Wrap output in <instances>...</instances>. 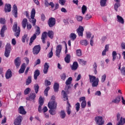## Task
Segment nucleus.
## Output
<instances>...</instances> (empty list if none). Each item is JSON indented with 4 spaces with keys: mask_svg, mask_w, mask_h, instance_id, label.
Wrapping results in <instances>:
<instances>
[{
    "mask_svg": "<svg viewBox=\"0 0 125 125\" xmlns=\"http://www.w3.org/2000/svg\"><path fill=\"white\" fill-rule=\"evenodd\" d=\"M86 106V101H83L81 103V107L83 109Z\"/></svg>",
    "mask_w": 125,
    "mask_h": 125,
    "instance_id": "55",
    "label": "nucleus"
},
{
    "mask_svg": "<svg viewBox=\"0 0 125 125\" xmlns=\"http://www.w3.org/2000/svg\"><path fill=\"white\" fill-rule=\"evenodd\" d=\"M71 56L70 54H67L64 58V61L66 63H70Z\"/></svg>",
    "mask_w": 125,
    "mask_h": 125,
    "instance_id": "35",
    "label": "nucleus"
},
{
    "mask_svg": "<svg viewBox=\"0 0 125 125\" xmlns=\"http://www.w3.org/2000/svg\"><path fill=\"white\" fill-rule=\"evenodd\" d=\"M121 98H122V97L121 95H119L115 99H113L111 102L112 103H114V104H119V103L121 102Z\"/></svg>",
    "mask_w": 125,
    "mask_h": 125,
    "instance_id": "16",
    "label": "nucleus"
},
{
    "mask_svg": "<svg viewBox=\"0 0 125 125\" xmlns=\"http://www.w3.org/2000/svg\"><path fill=\"white\" fill-rule=\"evenodd\" d=\"M83 31H84L83 27L82 26H79L78 29L77 30V32L78 34V36L83 37Z\"/></svg>",
    "mask_w": 125,
    "mask_h": 125,
    "instance_id": "14",
    "label": "nucleus"
},
{
    "mask_svg": "<svg viewBox=\"0 0 125 125\" xmlns=\"http://www.w3.org/2000/svg\"><path fill=\"white\" fill-rule=\"evenodd\" d=\"M11 77H12V72L11 71L10 69H9L6 72L5 78L7 80H8L9 79H10Z\"/></svg>",
    "mask_w": 125,
    "mask_h": 125,
    "instance_id": "17",
    "label": "nucleus"
},
{
    "mask_svg": "<svg viewBox=\"0 0 125 125\" xmlns=\"http://www.w3.org/2000/svg\"><path fill=\"white\" fill-rule=\"evenodd\" d=\"M77 21L81 22V21H83V17L81 16H77Z\"/></svg>",
    "mask_w": 125,
    "mask_h": 125,
    "instance_id": "60",
    "label": "nucleus"
},
{
    "mask_svg": "<svg viewBox=\"0 0 125 125\" xmlns=\"http://www.w3.org/2000/svg\"><path fill=\"white\" fill-rule=\"evenodd\" d=\"M62 95L63 96V98L64 99V101H66V100H67V106L66 107V109H71L72 108V106L69 103V101L68 100V95H67V92L64 90H62L61 92Z\"/></svg>",
    "mask_w": 125,
    "mask_h": 125,
    "instance_id": "4",
    "label": "nucleus"
},
{
    "mask_svg": "<svg viewBox=\"0 0 125 125\" xmlns=\"http://www.w3.org/2000/svg\"><path fill=\"white\" fill-rule=\"evenodd\" d=\"M49 68V65L47 62H45L43 70V73L44 74H47V72H48V69Z\"/></svg>",
    "mask_w": 125,
    "mask_h": 125,
    "instance_id": "19",
    "label": "nucleus"
},
{
    "mask_svg": "<svg viewBox=\"0 0 125 125\" xmlns=\"http://www.w3.org/2000/svg\"><path fill=\"white\" fill-rule=\"evenodd\" d=\"M27 37H28V35L24 34L23 36L22 37V42H25V40L27 39Z\"/></svg>",
    "mask_w": 125,
    "mask_h": 125,
    "instance_id": "59",
    "label": "nucleus"
},
{
    "mask_svg": "<svg viewBox=\"0 0 125 125\" xmlns=\"http://www.w3.org/2000/svg\"><path fill=\"white\" fill-rule=\"evenodd\" d=\"M12 14L15 18H17V17H18V9H17V5H16V4H14L13 6Z\"/></svg>",
    "mask_w": 125,
    "mask_h": 125,
    "instance_id": "10",
    "label": "nucleus"
},
{
    "mask_svg": "<svg viewBox=\"0 0 125 125\" xmlns=\"http://www.w3.org/2000/svg\"><path fill=\"white\" fill-rule=\"evenodd\" d=\"M27 24H28V20H27V19L26 18L23 19L21 22V25H22V28L23 29H25Z\"/></svg>",
    "mask_w": 125,
    "mask_h": 125,
    "instance_id": "23",
    "label": "nucleus"
},
{
    "mask_svg": "<svg viewBox=\"0 0 125 125\" xmlns=\"http://www.w3.org/2000/svg\"><path fill=\"white\" fill-rule=\"evenodd\" d=\"M42 105L39 104V107H38V111L39 113H42Z\"/></svg>",
    "mask_w": 125,
    "mask_h": 125,
    "instance_id": "62",
    "label": "nucleus"
},
{
    "mask_svg": "<svg viewBox=\"0 0 125 125\" xmlns=\"http://www.w3.org/2000/svg\"><path fill=\"white\" fill-rule=\"evenodd\" d=\"M86 34L87 39H90L91 38V33L90 32H86Z\"/></svg>",
    "mask_w": 125,
    "mask_h": 125,
    "instance_id": "63",
    "label": "nucleus"
},
{
    "mask_svg": "<svg viewBox=\"0 0 125 125\" xmlns=\"http://www.w3.org/2000/svg\"><path fill=\"white\" fill-rule=\"evenodd\" d=\"M91 18V15L90 14H87L85 17V20H89Z\"/></svg>",
    "mask_w": 125,
    "mask_h": 125,
    "instance_id": "56",
    "label": "nucleus"
},
{
    "mask_svg": "<svg viewBox=\"0 0 125 125\" xmlns=\"http://www.w3.org/2000/svg\"><path fill=\"white\" fill-rule=\"evenodd\" d=\"M125 124V118H123V117H121L120 120L117 123V125H124Z\"/></svg>",
    "mask_w": 125,
    "mask_h": 125,
    "instance_id": "30",
    "label": "nucleus"
},
{
    "mask_svg": "<svg viewBox=\"0 0 125 125\" xmlns=\"http://www.w3.org/2000/svg\"><path fill=\"white\" fill-rule=\"evenodd\" d=\"M39 89H40V86L38 84L34 85V90L36 94L39 92Z\"/></svg>",
    "mask_w": 125,
    "mask_h": 125,
    "instance_id": "45",
    "label": "nucleus"
},
{
    "mask_svg": "<svg viewBox=\"0 0 125 125\" xmlns=\"http://www.w3.org/2000/svg\"><path fill=\"white\" fill-rule=\"evenodd\" d=\"M32 83V76H28L26 82V85H29Z\"/></svg>",
    "mask_w": 125,
    "mask_h": 125,
    "instance_id": "39",
    "label": "nucleus"
},
{
    "mask_svg": "<svg viewBox=\"0 0 125 125\" xmlns=\"http://www.w3.org/2000/svg\"><path fill=\"white\" fill-rule=\"evenodd\" d=\"M53 50V47H52L51 48V51L48 53L47 56L49 58H51V57L53 56V52H52Z\"/></svg>",
    "mask_w": 125,
    "mask_h": 125,
    "instance_id": "49",
    "label": "nucleus"
},
{
    "mask_svg": "<svg viewBox=\"0 0 125 125\" xmlns=\"http://www.w3.org/2000/svg\"><path fill=\"white\" fill-rule=\"evenodd\" d=\"M41 20L42 21H44L45 20V16L43 14L41 15Z\"/></svg>",
    "mask_w": 125,
    "mask_h": 125,
    "instance_id": "64",
    "label": "nucleus"
},
{
    "mask_svg": "<svg viewBox=\"0 0 125 125\" xmlns=\"http://www.w3.org/2000/svg\"><path fill=\"white\" fill-rule=\"evenodd\" d=\"M11 51V45H10V43H7L5 48V52H4V56L7 58L9 57V55H10V52Z\"/></svg>",
    "mask_w": 125,
    "mask_h": 125,
    "instance_id": "5",
    "label": "nucleus"
},
{
    "mask_svg": "<svg viewBox=\"0 0 125 125\" xmlns=\"http://www.w3.org/2000/svg\"><path fill=\"white\" fill-rule=\"evenodd\" d=\"M121 72L123 76H125V66H123L122 67Z\"/></svg>",
    "mask_w": 125,
    "mask_h": 125,
    "instance_id": "54",
    "label": "nucleus"
},
{
    "mask_svg": "<svg viewBox=\"0 0 125 125\" xmlns=\"http://www.w3.org/2000/svg\"><path fill=\"white\" fill-rule=\"evenodd\" d=\"M4 11L5 12H10V11H11V5L10 4H6L5 5Z\"/></svg>",
    "mask_w": 125,
    "mask_h": 125,
    "instance_id": "24",
    "label": "nucleus"
},
{
    "mask_svg": "<svg viewBox=\"0 0 125 125\" xmlns=\"http://www.w3.org/2000/svg\"><path fill=\"white\" fill-rule=\"evenodd\" d=\"M14 63L17 69H18L20 67V65H21V59H20V57H17L14 61Z\"/></svg>",
    "mask_w": 125,
    "mask_h": 125,
    "instance_id": "13",
    "label": "nucleus"
},
{
    "mask_svg": "<svg viewBox=\"0 0 125 125\" xmlns=\"http://www.w3.org/2000/svg\"><path fill=\"white\" fill-rule=\"evenodd\" d=\"M60 116L62 119H65L66 118V113L64 110H61Z\"/></svg>",
    "mask_w": 125,
    "mask_h": 125,
    "instance_id": "37",
    "label": "nucleus"
},
{
    "mask_svg": "<svg viewBox=\"0 0 125 125\" xmlns=\"http://www.w3.org/2000/svg\"><path fill=\"white\" fill-rule=\"evenodd\" d=\"M89 79L92 87H97L99 83V78H96L94 76L89 75Z\"/></svg>",
    "mask_w": 125,
    "mask_h": 125,
    "instance_id": "1",
    "label": "nucleus"
},
{
    "mask_svg": "<svg viewBox=\"0 0 125 125\" xmlns=\"http://www.w3.org/2000/svg\"><path fill=\"white\" fill-rule=\"evenodd\" d=\"M86 10H87V8L86 6L83 5L82 7V12L83 14H85V12H86Z\"/></svg>",
    "mask_w": 125,
    "mask_h": 125,
    "instance_id": "41",
    "label": "nucleus"
},
{
    "mask_svg": "<svg viewBox=\"0 0 125 125\" xmlns=\"http://www.w3.org/2000/svg\"><path fill=\"white\" fill-rule=\"evenodd\" d=\"M66 74L65 73H63L61 75V79L63 81H65L66 80Z\"/></svg>",
    "mask_w": 125,
    "mask_h": 125,
    "instance_id": "53",
    "label": "nucleus"
},
{
    "mask_svg": "<svg viewBox=\"0 0 125 125\" xmlns=\"http://www.w3.org/2000/svg\"><path fill=\"white\" fill-rule=\"evenodd\" d=\"M35 15H36V10H35V8H33L32 9L30 16L31 19H32V23L33 24V26H35L36 22H37V20L35 19Z\"/></svg>",
    "mask_w": 125,
    "mask_h": 125,
    "instance_id": "8",
    "label": "nucleus"
},
{
    "mask_svg": "<svg viewBox=\"0 0 125 125\" xmlns=\"http://www.w3.org/2000/svg\"><path fill=\"white\" fill-rule=\"evenodd\" d=\"M47 35L48 36V37L49 38H50V39H53V37L54 36V33L53 32V31L50 30L48 32V33H47Z\"/></svg>",
    "mask_w": 125,
    "mask_h": 125,
    "instance_id": "32",
    "label": "nucleus"
},
{
    "mask_svg": "<svg viewBox=\"0 0 125 125\" xmlns=\"http://www.w3.org/2000/svg\"><path fill=\"white\" fill-rule=\"evenodd\" d=\"M40 70L37 69L34 72V80H38V77L40 76Z\"/></svg>",
    "mask_w": 125,
    "mask_h": 125,
    "instance_id": "29",
    "label": "nucleus"
},
{
    "mask_svg": "<svg viewBox=\"0 0 125 125\" xmlns=\"http://www.w3.org/2000/svg\"><path fill=\"white\" fill-rule=\"evenodd\" d=\"M44 84L45 86L50 85V84H51V82H50V81H48V80H45V82H44Z\"/></svg>",
    "mask_w": 125,
    "mask_h": 125,
    "instance_id": "52",
    "label": "nucleus"
},
{
    "mask_svg": "<svg viewBox=\"0 0 125 125\" xmlns=\"http://www.w3.org/2000/svg\"><path fill=\"white\" fill-rule=\"evenodd\" d=\"M116 56L117 52L115 51H113L112 52V61H114L115 60H116Z\"/></svg>",
    "mask_w": 125,
    "mask_h": 125,
    "instance_id": "46",
    "label": "nucleus"
},
{
    "mask_svg": "<svg viewBox=\"0 0 125 125\" xmlns=\"http://www.w3.org/2000/svg\"><path fill=\"white\" fill-rule=\"evenodd\" d=\"M72 81H73V78L72 77H69L65 82V84L66 85H70L72 83Z\"/></svg>",
    "mask_w": 125,
    "mask_h": 125,
    "instance_id": "34",
    "label": "nucleus"
},
{
    "mask_svg": "<svg viewBox=\"0 0 125 125\" xmlns=\"http://www.w3.org/2000/svg\"><path fill=\"white\" fill-rule=\"evenodd\" d=\"M49 89H50V87L48 86L47 87L44 91V94L45 96H48V90H49Z\"/></svg>",
    "mask_w": 125,
    "mask_h": 125,
    "instance_id": "44",
    "label": "nucleus"
},
{
    "mask_svg": "<svg viewBox=\"0 0 125 125\" xmlns=\"http://www.w3.org/2000/svg\"><path fill=\"white\" fill-rule=\"evenodd\" d=\"M25 69H26V64L25 63H23L21 65V68L19 70V74H23V73L25 72Z\"/></svg>",
    "mask_w": 125,
    "mask_h": 125,
    "instance_id": "21",
    "label": "nucleus"
},
{
    "mask_svg": "<svg viewBox=\"0 0 125 125\" xmlns=\"http://www.w3.org/2000/svg\"><path fill=\"white\" fill-rule=\"evenodd\" d=\"M78 67H79V64H78V62H74L72 65L70 66V68L71 70H72L73 71H76V70L78 69Z\"/></svg>",
    "mask_w": 125,
    "mask_h": 125,
    "instance_id": "20",
    "label": "nucleus"
},
{
    "mask_svg": "<svg viewBox=\"0 0 125 125\" xmlns=\"http://www.w3.org/2000/svg\"><path fill=\"white\" fill-rule=\"evenodd\" d=\"M81 106V104H80L79 103H77L75 104V108L77 112H79L80 111V108Z\"/></svg>",
    "mask_w": 125,
    "mask_h": 125,
    "instance_id": "47",
    "label": "nucleus"
},
{
    "mask_svg": "<svg viewBox=\"0 0 125 125\" xmlns=\"http://www.w3.org/2000/svg\"><path fill=\"white\" fill-rule=\"evenodd\" d=\"M47 38V32L44 31L42 33L41 40L43 43H45V39Z\"/></svg>",
    "mask_w": 125,
    "mask_h": 125,
    "instance_id": "18",
    "label": "nucleus"
},
{
    "mask_svg": "<svg viewBox=\"0 0 125 125\" xmlns=\"http://www.w3.org/2000/svg\"><path fill=\"white\" fill-rule=\"evenodd\" d=\"M95 122L98 125H103L104 124V121L103 120V117L101 116H97L95 118Z\"/></svg>",
    "mask_w": 125,
    "mask_h": 125,
    "instance_id": "7",
    "label": "nucleus"
},
{
    "mask_svg": "<svg viewBox=\"0 0 125 125\" xmlns=\"http://www.w3.org/2000/svg\"><path fill=\"white\" fill-rule=\"evenodd\" d=\"M107 2V0H100V3L102 7H104L107 5L106 4Z\"/></svg>",
    "mask_w": 125,
    "mask_h": 125,
    "instance_id": "33",
    "label": "nucleus"
},
{
    "mask_svg": "<svg viewBox=\"0 0 125 125\" xmlns=\"http://www.w3.org/2000/svg\"><path fill=\"white\" fill-rule=\"evenodd\" d=\"M76 55L78 57H81V56L82 55V51L81 50V49L76 50Z\"/></svg>",
    "mask_w": 125,
    "mask_h": 125,
    "instance_id": "50",
    "label": "nucleus"
},
{
    "mask_svg": "<svg viewBox=\"0 0 125 125\" xmlns=\"http://www.w3.org/2000/svg\"><path fill=\"white\" fill-rule=\"evenodd\" d=\"M36 39H37V35H36V34H33L30 39V42L29 44L30 46L33 44V42H34V41H35Z\"/></svg>",
    "mask_w": 125,
    "mask_h": 125,
    "instance_id": "26",
    "label": "nucleus"
},
{
    "mask_svg": "<svg viewBox=\"0 0 125 125\" xmlns=\"http://www.w3.org/2000/svg\"><path fill=\"white\" fill-rule=\"evenodd\" d=\"M35 29V33L34 34L36 35V36H39V35H41V28L38 25H36Z\"/></svg>",
    "mask_w": 125,
    "mask_h": 125,
    "instance_id": "25",
    "label": "nucleus"
},
{
    "mask_svg": "<svg viewBox=\"0 0 125 125\" xmlns=\"http://www.w3.org/2000/svg\"><path fill=\"white\" fill-rule=\"evenodd\" d=\"M0 24H5V20L3 18H0Z\"/></svg>",
    "mask_w": 125,
    "mask_h": 125,
    "instance_id": "61",
    "label": "nucleus"
},
{
    "mask_svg": "<svg viewBox=\"0 0 125 125\" xmlns=\"http://www.w3.org/2000/svg\"><path fill=\"white\" fill-rule=\"evenodd\" d=\"M31 92V88L30 87H27L25 90L24 91V95H27L29 94Z\"/></svg>",
    "mask_w": 125,
    "mask_h": 125,
    "instance_id": "43",
    "label": "nucleus"
},
{
    "mask_svg": "<svg viewBox=\"0 0 125 125\" xmlns=\"http://www.w3.org/2000/svg\"><path fill=\"white\" fill-rule=\"evenodd\" d=\"M7 30V28H6V26L3 25L0 30V35L2 38H4V31Z\"/></svg>",
    "mask_w": 125,
    "mask_h": 125,
    "instance_id": "22",
    "label": "nucleus"
},
{
    "mask_svg": "<svg viewBox=\"0 0 125 125\" xmlns=\"http://www.w3.org/2000/svg\"><path fill=\"white\" fill-rule=\"evenodd\" d=\"M59 2L62 5H64L66 3V0H59Z\"/></svg>",
    "mask_w": 125,
    "mask_h": 125,
    "instance_id": "58",
    "label": "nucleus"
},
{
    "mask_svg": "<svg viewBox=\"0 0 125 125\" xmlns=\"http://www.w3.org/2000/svg\"><path fill=\"white\" fill-rule=\"evenodd\" d=\"M36 98V93H31L28 97L29 100H35Z\"/></svg>",
    "mask_w": 125,
    "mask_h": 125,
    "instance_id": "28",
    "label": "nucleus"
},
{
    "mask_svg": "<svg viewBox=\"0 0 125 125\" xmlns=\"http://www.w3.org/2000/svg\"><path fill=\"white\" fill-rule=\"evenodd\" d=\"M22 121H23V117H22V116L19 115L15 120L14 124L15 125H21Z\"/></svg>",
    "mask_w": 125,
    "mask_h": 125,
    "instance_id": "9",
    "label": "nucleus"
},
{
    "mask_svg": "<svg viewBox=\"0 0 125 125\" xmlns=\"http://www.w3.org/2000/svg\"><path fill=\"white\" fill-rule=\"evenodd\" d=\"M54 90L55 92H58V90H59V84L58 83H54Z\"/></svg>",
    "mask_w": 125,
    "mask_h": 125,
    "instance_id": "31",
    "label": "nucleus"
},
{
    "mask_svg": "<svg viewBox=\"0 0 125 125\" xmlns=\"http://www.w3.org/2000/svg\"><path fill=\"white\" fill-rule=\"evenodd\" d=\"M117 21L121 24H125V20L121 16L119 15L117 16Z\"/></svg>",
    "mask_w": 125,
    "mask_h": 125,
    "instance_id": "27",
    "label": "nucleus"
},
{
    "mask_svg": "<svg viewBox=\"0 0 125 125\" xmlns=\"http://www.w3.org/2000/svg\"><path fill=\"white\" fill-rule=\"evenodd\" d=\"M80 44H82V45H85V46H86L87 45V41L86 40H81L80 42Z\"/></svg>",
    "mask_w": 125,
    "mask_h": 125,
    "instance_id": "42",
    "label": "nucleus"
},
{
    "mask_svg": "<svg viewBox=\"0 0 125 125\" xmlns=\"http://www.w3.org/2000/svg\"><path fill=\"white\" fill-rule=\"evenodd\" d=\"M69 38L71 41H75L77 39V35L75 33H71Z\"/></svg>",
    "mask_w": 125,
    "mask_h": 125,
    "instance_id": "36",
    "label": "nucleus"
},
{
    "mask_svg": "<svg viewBox=\"0 0 125 125\" xmlns=\"http://www.w3.org/2000/svg\"><path fill=\"white\" fill-rule=\"evenodd\" d=\"M55 109H56V107L54 108H50V110H49V113H50V115H55L56 114V111H55Z\"/></svg>",
    "mask_w": 125,
    "mask_h": 125,
    "instance_id": "38",
    "label": "nucleus"
},
{
    "mask_svg": "<svg viewBox=\"0 0 125 125\" xmlns=\"http://www.w3.org/2000/svg\"><path fill=\"white\" fill-rule=\"evenodd\" d=\"M43 99L42 97V96H40L39 99V103L40 105H43Z\"/></svg>",
    "mask_w": 125,
    "mask_h": 125,
    "instance_id": "51",
    "label": "nucleus"
},
{
    "mask_svg": "<svg viewBox=\"0 0 125 125\" xmlns=\"http://www.w3.org/2000/svg\"><path fill=\"white\" fill-rule=\"evenodd\" d=\"M12 29H13V32L15 33L14 34L15 37H16V38H18V37L20 36L21 30H20V27L19 26L18 27V24L17 23V22L14 23Z\"/></svg>",
    "mask_w": 125,
    "mask_h": 125,
    "instance_id": "2",
    "label": "nucleus"
},
{
    "mask_svg": "<svg viewBox=\"0 0 125 125\" xmlns=\"http://www.w3.org/2000/svg\"><path fill=\"white\" fill-rule=\"evenodd\" d=\"M48 107L49 109H53L55 107H57V103L55 102V96H52L51 101L48 104Z\"/></svg>",
    "mask_w": 125,
    "mask_h": 125,
    "instance_id": "3",
    "label": "nucleus"
},
{
    "mask_svg": "<svg viewBox=\"0 0 125 125\" xmlns=\"http://www.w3.org/2000/svg\"><path fill=\"white\" fill-rule=\"evenodd\" d=\"M120 6H121V3L116 2L114 4V8L115 10L117 12V11H118V8H119V7H120Z\"/></svg>",
    "mask_w": 125,
    "mask_h": 125,
    "instance_id": "40",
    "label": "nucleus"
},
{
    "mask_svg": "<svg viewBox=\"0 0 125 125\" xmlns=\"http://www.w3.org/2000/svg\"><path fill=\"white\" fill-rule=\"evenodd\" d=\"M18 110V112L19 114H21V115H26V114H27V111L25 110L24 106H20Z\"/></svg>",
    "mask_w": 125,
    "mask_h": 125,
    "instance_id": "15",
    "label": "nucleus"
},
{
    "mask_svg": "<svg viewBox=\"0 0 125 125\" xmlns=\"http://www.w3.org/2000/svg\"><path fill=\"white\" fill-rule=\"evenodd\" d=\"M47 24L50 28H52L56 24V20L53 17L50 18L47 21Z\"/></svg>",
    "mask_w": 125,
    "mask_h": 125,
    "instance_id": "6",
    "label": "nucleus"
},
{
    "mask_svg": "<svg viewBox=\"0 0 125 125\" xmlns=\"http://www.w3.org/2000/svg\"><path fill=\"white\" fill-rule=\"evenodd\" d=\"M40 51H41V45H36L33 48V54L37 55L39 54V53H40Z\"/></svg>",
    "mask_w": 125,
    "mask_h": 125,
    "instance_id": "11",
    "label": "nucleus"
},
{
    "mask_svg": "<svg viewBox=\"0 0 125 125\" xmlns=\"http://www.w3.org/2000/svg\"><path fill=\"white\" fill-rule=\"evenodd\" d=\"M61 50H62V45L59 44L56 47V55L59 58L60 57V53H61Z\"/></svg>",
    "mask_w": 125,
    "mask_h": 125,
    "instance_id": "12",
    "label": "nucleus"
},
{
    "mask_svg": "<svg viewBox=\"0 0 125 125\" xmlns=\"http://www.w3.org/2000/svg\"><path fill=\"white\" fill-rule=\"evenodd\" d=\"M106 81V74H104L102 76L101 82L102 83H104Z\"/></svg>",
    "mask_w": 125,
    "mask_h": 125,
    "instance_id": "57",
    "label": "nucleus"
},
{
    "mask_svg": "<svg viewBox=\"0 0 125 125\" xmlns=\"http://www.w3.org/2000/svg\"><path fill=\"white\" fill-rule=\"evenodd\" d=\"M93 66L94 72L95 74H97V70H96V69H97V64L96 63V62H94Z\"/></svg>",
    "mask_w": 125,
    "mask_h": 125,
    "instance_id": "48",
    "label": "nucleus"
}]
</instances>
